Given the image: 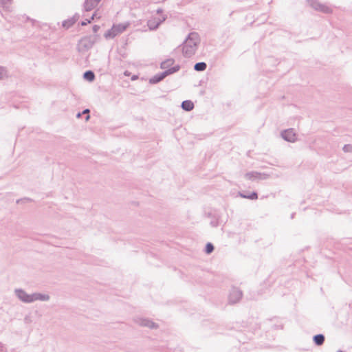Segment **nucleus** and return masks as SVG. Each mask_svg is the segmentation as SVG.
Instances as JSON below:
<instances>
[{
  "label": "nucleus",
  "mask_w": 352,
  "mask_h": 352,
  "mask_svg": "<svg viewBox=\"0 0 352 352\" xmlns=\"http://www.w3.org/2000/svg\"><path fill=\"white\" fill-rule=\"evenodd\" d=\"M137 78H138V76H133L131 78V79H132V80H135V79H137Z\"/></svg>",
  "instance_id": "33"
},
{
  "label": "nucleus",
  "mask_w": 352,
  "mask_h": 352,
  "mask_svg": "<svg viewBox=\"0 0 352 352\" xmlns=\"http://www.w3.org/2000/svg\"><path fill=\"white\" fill-rule=\"evenodd\" d=\"M245 177L247 179L251 181L266 179L269 177V175L265 173H259L257 171H250L245 175Z\"/></svg>",
  "instance_id": "5"
},
{
  "label": "nucleus",
  "mask_w": 352,
  "mask_h": 352,
  "mask_svg": "<svg viewBox=\"0 0 352 352\" xmlns=\"http://www.w3.org/2000/svg\"><path fill=\"white\" fill-rule=\"evenodd\" d=\"M342 150L345 153H352V144H345L343 146Z\"/></svg>",
  "instance_id": "24"
},
{
  "label": "nucleus",
  "mask_w": 352,
  "mask_h": 352,
  "mask_svg": "<svg viewBox=\"0 0 352 352\" xmlns=\"http://www.w3.org/2000/svg\"><path fill=\"white\" fill-rule=\"evenodd\" d=\"M90 20H86L81 22V25L84 26L86 25L87 23H90Z\"/></svg>",
  "instance_id": "29"
},
{
  "label": "nucleus",
  "mask_w": 352,
  "mask_h": 352,
  "mask_svg": "<svg viewBox=\"0 0 352 352\" xmlns=\"http://www.w3.org/2000/svg\"><path fill=\"white\" fill-rule=\"evenodd\" d=\"M12 0H1V4L4 10L10 12V6L12 4Z\"/></svg>",
  "instance_id": "21"
},
{
  "label": "nucleus",
  "mask_w": 352,
  "mask_h": 352,
  "mask_svg": "<svg viewBox=\"0 0 352 352\" xmlns=\"http://www.w3.org/2000/svg\"><path fill=\"white\" fill-rule=\"evenodd\" d=\"M101 0H85L84 3V9L89 12L95 8Z\"/></svg>",
  "instance_id": "9"
},
{
  "label": "nucleus",
  "mask_w": 352,
  "mask_h": 352,
  "mask_svg": "<svg viewBox=\"0 0 352 352\" xmlns=\"http://www.w3.org/2000/svg\"><path fill=\"white\" fill-rule=\"evenodd\" d=\"M210 224H211V226H213V227H217V221H212L210 222Z\"/></svg>",
  "instance_id": "30"
},
{
  "label": "nucleus",
  "mask_w": 352,
  "mask_h": 352,
  "mask_svg": "<svg viewBox=\"0 0 352 352\" xmlns=\"http://www.w3.org/2000/svg\"><path fill=\"white\" fill-rule=\"evenodd\" d=\"M162 12H163V10H162V9H161V8H159V9H157V14H160V13H162Z\"/></svg>",
  "instance_id": "31"
},
{
  "label": "nucleus",
  "mask_w": 352,
  "mask_h": 352,
  "mask_svg": "<svg viewBox=\"0 0 352 352\" xmlns=\"http://www.w3.org/2000/svg\"><path fill=\"white\" fill-rule=\"evenodd\" d=\"M166 19V18L164 16H163L162 19H158L157 21H155V19L154 20H150L148 21V28L151 30H155L156 29L158 28V27L160 26V25Z\"/></svg>",
  "instance_id": "10"
},
{
  "label": "nucleus",
  "mask_w": 352,
  "mask_h": 352,
  "mask_svg": "<svg viewBox=\"0 0 352 352\" xmlns=\"http://www.w3.org/2000/svg\"><path fill=\"white\" fill-rule=\"evenodd\" d=\"M78 18L79 15L76 14L72 19L64 21L62 24L63 27L67 29L70 28L78 21Z\"/></svg>",
  "instance_id": "12"
},
{
  "label": "nucleus",
  "mask_w": 352,
  "mask_h": 352,
  "mask_svg": "<svg viewBox=\"0 0 352 352\" xmlns=\"http://www.w3.org/2000/svg\"><path fill=\"white\" fill-rule=\"evenodd\" d=\"M83 78L85 80H87L89 82H91L95 79V74H94V72H92L91 70H88V71H86L83 74Z\"/></svg>",
  "instance_id": "19"
},
{
  "label": "nucleus",
  "mask_w": 352,
  "mask_h": 352,
  "mask_svg": "<svg viewBox=\"0 0 352 352\" xmlns=\"http://www.w3.org/2000/svg\"><path fill=\"white\" fill-rule=\"evenodd\" d=\"M0 352H7L6 348L1 342H0Z\"/></svg>",
  "instance_id": "27"
},
{
  "label": "nucleus",
  "mask_w": 352,
  "mask_h": 352,
  "mask_svg": "<svg viewBox=\"0 0 352 352\" xmlns=\"http://www.w3.org/2000/svg\"><path fill=\"white\" fill-rule=\"evenodd\" d=\"M16 297L23 302L31 303L32 302V294H28L22 289H16L14 290Z\"/></svg>",
  "instance_id": "4"
},
{
  "label": "nucleus",
  "mask_w": 352,
  "mask_h": 352,
  "mask_svg": "<svg viewBox=\"0 0 352 352\" xmlns=\"http://www.w3.org/2000/svg\"><path fill=\"white\" fill-rule=\"evenodd\" d=\"M93 43H91L88 39H82L80 42V50H89L92 47Z\"/></svg>",
  "instance_id": "16"
},
{
  "label": "nucleus",
  "mask_w": 352,
  "mask_h": 352,
  "mask_svg": "<svg viewBox=\"0 0 352 352\" xmlns=\"http://www.w3.org/2000/svg\"><path fill=\"white\" fill-rule=\"evenodd\" d=\"M336 352H342V351H341V350H338V351H337Z\"/></svg>",
  "instance_id": "34"
},
{
  "label": "nucleus",
  "mask_w": 352,
  "mask_h": 352,
  "mask_svg": "<svg viewBox=\"0 0 352 352\" xmlns=\"http://www.w3.org/2000/svg\"><path fill=\"white\" fill-rule=\"evenodd\" d=\"M242 292L236 288V287H233L230 292V294H229V298H228V300H229V302L231 303V304H234V303H236L238 302L240 299L242 297Z\"/></svg>",
  "instance_id": "6"
},
{
  "label": "nucleus",
  "mask_w": 352,
  "mask_h": 352,
  "mask_svg": "<svg viewBox=\"0 0 352 352\" xmlns=\"http://www.w3.org/2000/svg\"><path fill=\"white\" fill-rule=\"evenodd\" d=\"M180 69V66L179 65H176L173 67L164 71L163 72L155 74L154 76L149 79L150 84H157L164 79L166 76L176 73Z\"/></svg>",
  "instance_id": "2"
},
{
  "label": "nucleus",
  "mask_w": 352,
  "mask_h": 352,
  "mask_svg": "<svg viewBox=\"0 0 352 352\" xmlns=\"http://www.w3.org/2000/svg\"><path fill=\"white\" fill-rule=\"evenodd\" d=\"M174 63L175 60L173 58L166 59V60L161 63L160 68L165 70L168 69L172 67L171 66Z\"/></svg>",
  "instance_id": "14"
},
{
  "label": "nucleus",
  "mask_w": 352,
  "mask_h": 352,
  "mask_svg": "<svg viewBox=\"0 0 352 352\" xmlns=\"http://www.w3.org/2000/svg\"><path fill=\"white\" fill-rule=\"evenodd\" d=\"M199 41V34L195 32H190L182 45L183 55L187 58L193 56L197 50Z\"/></svg>",
  "instance_id": "1"
},
{
  "label": "nucleus",
  "mask_w": 352,
  "mask_h": 352,
  "mask_svg": "<svg viewBox=\"0 0 352 352\" xmlns=\"http://www.w3.org/2000/svg\"><path fill=\"white\" fill-rule=\"evenodd\" d=\"M6 75V71L3 67H0V80L3 78V76Z\"/></svg>",
  "instance_id": "26"
},
{
  "label": "nucleus",
  "mask_w": 352,
  "mask_h": 352,
  "mask_svg": "<svg viewBox=\"0 0 352 352\" xmlns=\"http://www.w3.org/2000/svg\"><path fill=\"white\" fill-rule=\"evenodd\" d=\"M92 29H93V32L96 33L98 31V30L100 29V26L98 25H94L93 26Z\"/></svg>",
  "instance_id": "28"
},
{
  "label": "nucleus",
  "mask_w": 352,
  "mask_h": 352,
  "mask_svg": "<svg viewBox=\"0 0 352 352\" xmlns=\"http://www.w3.org/2000/svg\"><path fill=\"white\" fill-rule=\"evenodd\" d=\"M182 108L186 111H190L193 109L194 104L191 100H184L182 102Z\"/></svg>",
  "instance_id": "15"
},
{
  "label": "nucleus",
  "mask_w": 352,
  "mask_h": 352,
  "mask_svg": "<svg viewBox=\"0 0 352 352\" xmlns=\"http://www.w3.org/2000/svg\"><path fill=\"white\" fill-rule=\"evenodd\" d=\"M240 197L243 198L249 199L251 200H254L258 199V194L256 192H252L251 194L246 195L242 192H239Z\"/></svg>",
  "instance_id": "20"
},
{
  "label": "nucleus",
  "mask_w": 352,
  "mask_h": 352,
  "mask_svg": "<svg viewBox=\"0 0 352 352\" xmlns=\"http://www.w3.org/2000/svg\"><path fill=\"white\" fill-rule=\"evenodd\" d=\"M49 300L50 296L47 294H43L41 293L32 294V302L36 300L48 301Z\"/></svg>",
  "instance_id": "11"
},
{
  "label": "nucleus",
  "mask_w": 352,
  "mask_h": 352,
  "mask_svg": "<svg viewBox=\"0 0 352 352\" xmlns=\"http://www.w3.org/2000/svg\"><path fill=\"white\" fill-rule=\"evenodd\" d=\"M309 6L314 9L316 11L320 12L324 14H330L332 12V9L326 4L320 3L318 0H307Z\"/></svg>",
  "instance_id": "3"
},
{
  "label": "nucleus",
  "mask_w": 352,
  "mask_h": 352,
  "mask_svg": "<svg viewBox=\"0 0 352 352\" xmlns=\"http://www.w3.org/2000/svg\"><path fill=\"white\" fill-rule=\"evenodd\" d=\"M325 337L323 334H316L313 337V341L316 346H321L324 344Z\"/></svg>",
  "instance_id": "13"
},
{
  "label": "nucleus",
  "mask_w": 352,
  "mask_h": 352,
  "mask_svg": "<svg viewBox=\"0 0 352 352\" xmlns=\"http://www.w3.org/2000/svg\"><path fill=\"white\" fill-rule=\"evenodd\" d=\"M135 321L138 324L142 327H146L150 329H157L158 327L156 323L147 318H138Z\"/></svg>",
  "instance_id": "7"
},
{
  "label": "nucleus",
  "mask_w": 352,
  "mask_h": 352,
  "mask_svg": "<svg viewBox=\"0 0 352 352\" xmlns=\"http://www.w3.org/2000/svg\"><path fill=\"white\" fill-rule=\"evenodd\" d=\"M118 34V33H117L116 30H114V28L112 27L111 29L107 30L105 33H104V37L106 38H113L115 36H116Z\"/></svg>",
  "instance_id": "18"
},
{
  "label": "nucleus",
  "mask_w": 352,
  "mask_h": 352,
  "mask_svg": "<svg viewBox=\"0 0 352 352\" xmlns=\"http://www.w3.org/2000/svg\"><path fill=\"white\" fill-rule=\"evenodd\" d=\"M207 65L204 62H199L195 64L194 69L197 72H203L206 70Z\"/></svg>",
  "instance_id": "17"
},
{
  "label": "nucleus",
  "mask_w": 352,
  "mask_h": 352,
  "mask_svg": "<svg viewBox=\"0 0 352 352\" xmlns=\"http://www.w3.org/2000/svg\"><path fill=\"white\" fill-rule=\"evenodd\" d=\"M82 113H78L76 115L77 118H80L81 116Z\"/></svg>",
  "instance_id": "32"
},
{
  "label": "nucleus",
  "mask_w": 352,
  "mask_h": 352,
  "mask_svg": "<svg viewBox=\"0 0 352 352\" xmlns=\"http://www.w3.org/2000/svg\"><path fill=\"white\" fill-rule=\"evenodd\" d=\"M89 109H85V110L82 112V114H87V116H86V117H85V120H86V121L89 120V119L90 118V116H89Z\"/></svg>",
  "instance_id": "25"
},
{
  "label": "nucleus",
  "mask_w": 352,
  "mask_h": 352,
  "mask_svg": "<svg viewBox=\"0 0 352 352\" xmlns=\"http://www.w3.org/2000/svg\"><path fill=\"white\" fill-rule=\"evenodd\" d=\"M214 248L211 243H208L205 247V252L206 254H210L213 252Z\"/></svg>",
  "instance_id": "23"
},
{
  "label": "nucleus",
  "mask_w": 352,
  "mask_h": 352,
  "mask_svg": "<svg viewBox=\"0 0 352 352\" xmlns=\"http://www.w3.org/2000/svg\"><path fill=\"white\" fill-rule=\"evenodd\" d=\"M128 25L124 24H118V25H113V27L114 28V30H116L117 33L120 34L123 32L127 28Z\"/></svg>",
  "instance_id": "22"
},
{
  "label": "nucleus",
  "mask_w": 352,
  "mask_h": 352,
  "mask_svg": "<svg viewBox=\"0 0 352 352\" xmlns=\"http://www.w3.org/2000/svg\"><path fill=\"white\" fill-rule=\"evenodd\" d=\"M281 137L286 141L294 142L296 140V133L293 129H289L281 133Z\"/></svg>",
  "instance_id": "8"
}]
</instances>
